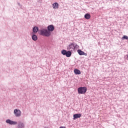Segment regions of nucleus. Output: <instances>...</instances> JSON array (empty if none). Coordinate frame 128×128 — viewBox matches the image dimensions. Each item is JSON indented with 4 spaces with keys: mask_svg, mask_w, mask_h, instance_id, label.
Returning <instances> with one entry per match:
<instances>
[{
    "mask_svg": "<svg viewBox=\"0 0 128 128\" xmlns=\"http://www.w3.org/2000/svg\"><path fill=\"white\" fill-rule=\"evenodd\" d=\"M40 34L42 36H50V32L46 29L40 30Z\"/></svg>",
    "mask_w": 128,
    "mask_h": 128,
    "instance_id": "f257e3e1",
    "label": "nucleus"
},
{
    "mask_svg": "<svg viewBox=\"0 0 128 128\" xmlns=\"http://www.w3.org/2000/svg\"><path fill=\"white\" fill-rule=\"evenodd\" d=\"M86 87H80L78 89V94H84L86 92Z\"/></svg>",
    "mask_w": 128,
    "mask_h": 128,
    "instance_id": "f03ea898",
    "label": "nucleus"
},
{
    "mask_svg": "<svg viewBox=\"0 0 128 128\" xmlns=\"http://www.w3.org/2000/svg\"><path fill=\"white\" fill-rule=\"evenodd\" d=\"M76 46H78V45L76 44V43H72L69 45L68 50H69L70 52H72V50H76Z\"/></svg>",
    "mask_w": 128,
    "mask_h": 128,
    "instance_id": "7ed1b4c3",
    "label": "nucleus"
},
{
    "mask_svg": "<svg viewBox=\"0 0 128 128\" xmlns=\"http://www.w3.org/2000/svg\"><path fill=\"white\" fill-rule=\"evenodd\" d=\"M61 53L63 56H66L67 58H70L72 56V52L70 51L62 50Z\"/></svg>",
    "mask_w": 128,
    "mask_h": 128,
    "instance_id": "20e7f679",
    "label": "nucleus"
},
{
    "mask_svg": "<svg viewBox=\"0 0 128 128\" xmlns=\"http://www.w3.org/2000/svg\"><path fill=\"white\" fill-rule=\"evenodd\" d=\"M14 114L16 116H20L22 112L20 110L16 109L14 110Z\"/></svg>",
    "mask_w": 128,
    "mask_h": 128,
    "instance_id": "39448f33",
    "label": "nucleus"
},
{
    "mask_svg": "<svg viewBox=\"0 0 128 128\" xmlns=\"http://www.w3.org/2000/svg\"><path fill=\"white\" fill-rule=\"evenodd\" d=\"M48 32H54V27L52 25H50L48 26Z\"/></svg>",
    "mask_w": 128,
    "mask_h": 128,
    "instance_id": "423d86ee",
    "label": "nucleus"
},
{
    "mask_svg": "<svg viewBox=\"0 0 128 128\" xmlns=\"http://www.w3.org/2000/svg\"><path fill=\"white\" fill-rule=\"evenodd\" d=\"M78 54H80V56H87L86 54L84 53V51H82L80 50H78Z\"/></svg>",
    "mask_w": 128,
    "mask_h": 128,
    "instance_id": "0eeeda50",
    "label": "nucleus"
},
{
    "mask_svg": "<svg viewBox=\"0 0 128 128\" xmlns=\"http://www.w3.org/2000/svg\"><path fill=\"white\" fill-rule=\"evenodd\" d=\"M6 122H7V124H17L16 122H14V121L10 120H6Z\"/></svg>",
    "mask_w": 128,
    "mask_h": 128,
    "instance_id": "6e6552de",
    "label": "nucleus"
},
{
    "mask_svg": "<svg viewBox=\"0 0 128 128\" xmlns=\"http://www.w3.org/2000/svg\"><path fill=\"white\" fill-rule=\"evenodd\" d=\"M73 116H74V120H76V118H79L82 116V114H74Z\"/></svg>",
    "mask_w": 128,
    "mask_h": 128,
    "instance_id": "1a4fd4ad",
    "label": "nucleus"
},
{
    "mask_svg": "<svg viewBox=\"0 0 128 128\" xmlns=\"http://www.w3.org/2000/svg\"><path fill=\"white\" fill-rule=\"evenodd\" d=\"M24 128V124L22 122H20L18 124V128Z\"/></svg>",
    "mask_w": 128,
    "mask_h": 128,
    "instance_id": "9d476101",
    "label": "nucleus"
},
{
    "mask_svg": "<svg viewBox=\"0 0 128 128\" xmlns=\"http://www.w3.org/2000/svg\"><path fill=\"white\" fill-rule=\"evenodd\" d=\"M53 6V8L55 9L56 8H58V2H55L52 4Z\"/></svg>",
    "mask_w": 128,
    "mask_h": 128,
    "instance_id": "9b49d317",
    "label": "nucleus"
},
{
    "mask_svg": "<svg viewBox=\"0 0 128 128\" xmlns=\"http://www.w3.org/2000/svg\"><path fill=\"white\" fill-rule=\"evenodd\" d=\"M74 72L75 74H80V70H78V69H74Z\"/></svg>",
    "mask_w": 128,
    "mask_h": 128,
    "instance_id": "f8f14e48",
    "label": "nucleus"
},
{
    "mask_svg": "<svg viewBox=\"0 0 128 128\" xmlns=\"http://www.w3.org/2000/svg\"><path fill=\"white\" fill-rule=\"evenodd\" d=\"M84 18L86 19V20H90V14H86L84 15Z\"/></svg>",
    "mask_w": 128,
    "mask_h": 128,
    "instance_id": "ddd939ff",
    "label": "nucleus"
},
{
    "mask_svg": "<svg viewBox=\"0 0 128 128\" xmlns=\"http://www.w3.org/2000/svg\"><path fill=\"white\" fill-rule=\"evenodd\" d=\"M32 40H34V41L38 40V36H36V35L33 34L32 35Z\"/></svg>",
    "mask_w": 128,
    "mask_h": 128,
    "instance_id": "4468645a",
    "label": "nucleus"
},
{
    "mask_svg": "<svg viewBox=\"0 0 128 128\" xmlns=\"http://www.w3.org/2000/svg\"><path fill=\"white\" fill-rule=\"evenodd\" d=\"M38 32V28L35 26L33 28V32L36 33Z\"/></svg>",
    "mask_w": 128,
    "mask_h": 128,
    "instance_id": "2eb2a0df",
    "label": "nucleus"
},
{
    "mask_svg": "<svg viewBox=\"0 0 128 128\" xmlns=\"http://www.w3.org/2000/svg\"><path fill=\"white\" fill-rule=\"evenodd\" d=\"M122 40H128V36H124L122 38Z\"/></svg>",
    "mask_w": 128,
    "mask_h": 128,
    "instance_id": "dca6fc26",
    "label": "nucleus"
},
{
    "mask_svg": "<svg viewBox=\"0 0 128 128\" xmlns=\"http://www.w3.org/2000/svg\"><path fill=\"white\" fill-rule=\"evenodd\" d=\"M127 56V60H128V55H126Z\"/></svg>",
    "mask_w": 128,
    "mask_h": 128,
    "instance_id": "f3484780",
    "label": "nucleus"
},
{
    "mask_svg": "<svg viewBox=\"0 0 128 128\" xmlns=\"http://www.w3.org/2000/svg\"><path fill=\"white\" fill-rule=\"evenodd\" d=\"M32 34H34V32H32Z\"/></svg>",
    "mask_w": 128,
    "mask_h": 128,
    "instance_id": "a211bd4d",
    "label": "nucleus"
}]
</instances>
